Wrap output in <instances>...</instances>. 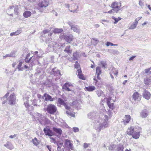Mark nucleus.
Masks as SVG:
<instances>
[{"instance_id": "obj_58", "label": "nucleus", "mask_w": 151, "mask_h": 151, "mask_svg": "<svg viewBox=\"0 0 151 151\" xmlns=\"http://www.w3.org/2000/svg\"><path fill=\"white\" fill-rule=\"evenodd\" d=\"M50 139L52 140V142H53L55 144L56 143V142H55V140L54 138L53 137H50Z\"/></svg>"}, {"instance_id": "obj_6", "label": "nucleus", "mask_w": 151, "mask_h": 151, "mask_svg": "<svg viewBox=\"0 0 151 151\" xmlns=\"http://www.w3.org/2000/svg\"><path fill=\"white\" fill-rule=\"evenodd\" d=\"M74 87L71 83L67 82L65 83L62 87L63 91H72Z\"/></svg>"}, {"instance_id": "obj_12", "label": "nucleus", "mask_w": 151, "mask_h": 151, "mask_svg": "<svg viewBox=\"0 0 151 151\" xmlns=\"http://www.w3.org/2000/svg\"><path fill=\"white\" fill-rule=\"evenodd\" d=\"M111 70L110 72V74L111 78L113 80L114 79V77L113 76L112 74H113L114 75L117 76L118 73V71L117 69L114 67L111 68Z\"/></svg>"}, {"instance_id": "obj_51", "label": "nucleus", "mask_w": 151, "mask_h": 151, "mask_svg": "<svg viewBox=\"0 0 151 151\" xmlns=\"http://www.w3.org/2000/svg\"><path fill=\"white\" fill-rule=\"evenodd\" d=\"M63 106L65 107V109H66L69 110L70 109V107L68 106L66 103H65Z\"/></svg>"}, {"instance_id": "obj_61", "label": "nucleus", "mask_w": 151, "mask_h": 151, "mask_svg": "<svg viewBox=\"0 0 151 151\" xmlns=\"http://www.w3.org/2000/svg\"><path fill=\"white\" fill-rule=\"evenodd\" d=\"M16 134H14V135H11L9 136V137L11 139H13L16 136Z\"/></svg>"}, {"instance_id": "obj_54", "label": "nucleus", "mask_w": 151, "mask_h": 151, "mask_svg": "<svg viewBox=\"0 0 151 151\" xmlns=\"http://www.w3.org/2000/svg\"><path fill=\"white\" fill-rule=\"evenodd\" d=\"M73 131L75 132H78L79 131V129L77 127H73Z\"/></svg>"}, {"instance_id": "obj_32", "label": "nucleus", "mask_w": 151, "mask_h": 151, "mask_svg": "<svg viewBox=\"0 0 151 151\" xmlns=\"http://www.w3.org/2000/svg\"><path fill=\"white\" fill-rule=\"evenodd\" d=\"M132 98L134 101H139L141 99L139 95H132Z\"/></svg>"}, {"instance_id": "obj_48", "label": "nucleus", "mask_w": 151, "mask_h": 151, "mask_svg": "<svg viewBox=\"0 0 151 151\" xmlns=\"http://www.w3.org/2000/svg\"><path fill=\"white\" fill-rule=\"evenodd\" d=\"M142 17H140L136 18L134 21V22L136 23L137 24L138 23V21H139L142 18Z\"/></svg>"}, {"instance_id": "obj_21", "label": "nucleus", "mask_w": 151, "mask_h": 151, "mask_svg": "<svg viewBox=\"0 0 151 151\" xmlns=\"http://www.w3.org/2000/svg\"><path fill=\"white\" fill-rule=\"evenodd\" d=\"M131 119V116L129 115H125L124 119L122 121L124 124H126L129 123Z\"/></svg>"}, {"instance_id": "obj_37", "label": "nucleus", "mask_w": 151, "mask_h": 151, "mask_svg": "<svg viewBox=\"0 0 151 151\" xmlns=\"http://www.w3.org/2000/svg\"><path fill=\"white\" fill-rule=\"evenodd\" d=\"M137 25V24L134 22L129 27V29H135Z\"/></svg>"}, {"instance_id": "obj_29", "label": "nucleus", "mask_w": 151, "mask_h": 151, "mask_svg": "<svg viewBox=\"0 0 151 151\" xmlns=\"http://www.w3.org/2000/svg\"><path fill=\"white\" fill-rule=\"evenodd\" d=\"M55 143L57 144L58 146L57 150L61 149V147L63 146V143L61 141H59L57 142H56Z\"/></svg>"}, {"instance_id": "obj_44", "label": "nucleus", "mask_w": 151, "mask_h": 151, "mask_svg": "<svg viewBox=\"0 0 151 151\" xmlns=\"http://www.w3.org/2000/svg\"><path fill=\"white\" fill-rule=\"evenodd\" d=\"M52 85L50 81H47L45 84V85L47 87H50Z\"/></svg>"}, {"instance_id": "obj_2", "label": "nucleus", "mask_w": 151, "mask_h": 151, "mask_svg": "<svg viewBox=\"0 0 151 151\" xmlns=\"http://www.w3.org/2000/svg\"><path fill=\"white\" fill-rule=\"evenodd\" d=\"M3 101V104H4L7 101H9V104L11 105H13L15 104L16 97L15 95H5L1 99Z\"/></svg>"}, {"instance_id": "obj_11", "label": "nucleus", "mask_w": 151, "mask_h": 151, "mask_svg": "<svg viewBox=\"0 0 151 151\" xmlns=\"http://www.w3.org/2000/svg\"><path fill=\"white\" fill-rule=\"evenodd\" d=\"M53 130L54 132L57 134L56 136L58 138H60L61 137L63 132L61 129L60 128L53 127Z\"/></svg>"}, {"instance_id": "obj_16", "label": "nucleus", "mask_w": 151, "mask_h": 151, "mask_svg": "<svg viewBox=\"0 0 151 151\" xmlns=\"http://www.w3.org/2000/svg\"><path fill=\"white\" fill-rule=\"evenodd\" d=\"M136 129H137V128H134L133 127H131L127 129V133L129 135H132L134 132L136 131Z\"/></svg>"}, {"instance_id": "obj_52", "label": "nucleus", "mask_w": 151, "mask_h": 151, "mask_svg": "<svg viewBox=\"0 0 151 151\" xmlns=\"http://www.w3.org/2000/svg\"><path fill=\"white\" fill-rule=\"evenodd\" d=\"M89 145V144H87L86 143H85L83 144V148H86L88 147Z\"/></svg>"}, {"instance_id": "obj_17", "label": "nucleus", "mask_w": 151, "mask_h": 151, "mask_svg": "<svg viewBox=\"0 0 151 151\" xmlns=\"http://www.w3.org/2000/svg\"><path fill=\"white\" fill-rule=\"evenodd\" d=\"M72 10H70V12L73 13H77L78 11V6L76 4H73L72 5Z\"/></svg>"}, {"instance_id": "obj_33", "label": "nucleus", "mask_w": 151, "mask_h": 151, "mask_svg": "<svg viewBox=\"0 0 151 151\" xmlns=\"http://www.w3.org/2000/svg\"><path fill=\"white\" fill-rule=\"evenodd\" d=\"M124 148L123 145L121 144L118 145L117 146V151H123Z\"/></svg>"}, {"instance_id": "obj_53", "label": "nucleus", "mask_w": 151, "mask_h": 151, "mask_svg": "<svg viewBox=\"0 0 151 151\" xmlns=\"http://www.w3.org/2000/svg\"><path fill=\"white\" fill-rule=\"evenodd\" d=\"M106 45L107 46H109L110 45L113 46V44L110 42H106Z\"/></svg>"}, {"instance_id": "obj_10", "label": "nucleus", "mask_w": 151, "mask_h": 151, "mask_svg": "<svg viewBox=\"0 0 151 151\" xmlns=\"http://www.w3.org/2000/svg\"><path fill=\"white\" fill-rule=\"evenodd\" d=\"M43 131L46 135L52 137L54 135V133L49 128L47 127L44 128Z\"/></svg>"}, {"instance_id": "obj_45", "label": "nucleus", "mask_w": 151, "mask_h": 151, "mask_svg": "<svg viewBox=\"0 0 151 151\" xmlns=\"http://www.w3.org/2000/svg\"><path fill=\"white\" fill-rule=\"evenodd\" d=\"M145 72L147 73H151V67L148 69H146L145 70Z\"/></svg>"}, {"instance_id": "obj_39", "label": "nucleus", "mask_w": 151, "mask_h": 151, "mask_svg": "<svg viewBox=\"0 0 151 151\" xmlns=\"http://www.w3.org/2000/svg\"><path fill=\"white\" fill-rule=\"evenodd\" d=\"M112 18L115 21V22H114L115 24L117 23L121 19V18L119 17H118V18H116L114 16H113L112 17Z\"/></svg>"}, {"instance_id": "obj_1", "label": "nucleus", "mask_w": 151, "mask_h": 151, "mask_svg": "<svg viewBox=\"0 0 151 151\" xmlns=\"http://www.w3.org/2000/svg\"><path fill=\"white\" fill-rule=\"evenodd\" d=\"M108 116L106 115H104L102 119L99 118L97 122L98 124H96L94 125V128L96 129L100 132L101 129H104L107 128L109 126V122L108 121Z\"/></svg>"}, {"instance_id": "obj_4", "label": "nucleus", "mask_w": 151, "mask_h": 151, "mask_svg": "<svg viewBox=\"0 0 151 151\" xmlns=\"http://www.w3.org/2000/svg\"><path fill=\"white\" fill-rule=\"evenodd\" d=\"M38 56H34L31 57L29 60H27V58H25V61L27 63L29 62L30 63V66L32 67L37 62H38V64L39 63L37 61V59L38 58Z\"/></svg>"}, {"instance_id": "obj_23", "label": "nucleus", "mask_w": 151, "mask_h": 151, "mask_svg": "<svg viewBox=\"0 0 151 151\" xmlns=\"http://www.w3.org/2000/svg\"><path fill=\"white\" fill-rule=\"evenodd\" d=\"M4 146L11 150L14 148L11 143L9 142H7L6 144L4 145Z\"/></svg>"}, {"instance_id": "obj_18", "label": "nucleus", "mask_w": 151, "mask_h": 151, "mask_svg": "<svg viewBox=\"0 0 151 151\" xmlns=\"http://www.w3.org/2000/svg\"><path fill=\"white\" fill-rule=\"evenodd\" d=\"M65 143L66 146L68 148L71 149V150L73 149V144L71 143L70 140L68 139H65Z\"/></svg>"}, {"instance_id": "obj_19", "label": "nucleus", "mask_w": 151, "mask_h": 151, "mask_svg": "<svg viewBox=\"0 0 151 151\" xmlns=\"http://www.w3.org/2000/svg\"><path fill=\"white\" fill-rule=\"evenodd\" d=\"M69 25L71 27V29L73 30L74 32L78 33H80V29L79 27L75 25H71V24H69Z\"/></svg>"}, {"instance_id": "obj_56", "label": "nucleus", "mask_w": 151, "mask_h": 151, "mask_svg": "<svg viewBox=\"0 0 151 151\" xmlns=\"http://www.w3.org/2000/svg\"><path fill=\"white\" fill-rule=\"evenodd\" d=\"M139 5L141 7H142L143 6V4L142 1V0H140L139 1Z\"/></svg>"}, {"instance_id": "obj_50", "label": "nucleus", "mask_w": 151, "mask_h": 151, "mask_svg": "<svg viewBox=\"0 0 151 151\" xmlns=\"http://www.w3.org/2000/svg\"><path fill=\"white\" fill-rule=\"evenodd\" d=\"M56 43L55 42L53 41H52L51 42H50L49 45L51 47H54V46L55 45Z\"/></svg>"}, {"instance_id": "obj_35", "label": "nucleus", "mask_w": 151, "mask_h": 151, "mask_svg": "<svg viewBox=\"0 0 151 151\" xmlns=\"http://www.w3.org/2000/svg\"><path fill=\"white\" fill-rule=\"evenodd\" d=\"M21 33V31L20 30H18L14 32L11 33L10 34V35L11 36L14 35H17L20 34Z\"/></svg>"}, {"instance_id": "obj_38", "label": "nucleus", "mask_w": 151, "mask_h": 151, "mask_svg": "<svg viewBox=\"0 0 151 151\" xmlns=\"http://www.w3.org/2000/svg\"><path fill=\"white\" fill-rule=\"evenodd\" d=\"M32 142L36 146L37 145L39 144L38 141L36 137H35L34 139H33L32 141Z\"/></svg>"}, {"instance_id": "obj_49", "label": "nucleus", "mask_w": 151, "mask_h": 151, "mask_svg": "<svg viewBox=\"0 0 151 151\" xmlns=\"http://www.w3.org/2000/svg\"><path fill=\"white\" fill-rule=\"evenodd\" d=\"M15 52L14 51L12 52L10 54V57H14L15 56Z\"/></svg>"}, {"instance_id": "obj_5", "label": "nucleus", "mask_w": 151, "mask_h": 151, "mask_svg": "<svg viewBox=\"0 0 151 151\" xmlns=\"http://www.w3.org/2000/svg\"><path fill=\"white\" fill-rule=\"evenodd\" d=\"M101 73V68L99 66H98L96 68V72L95 75V76L93 78L94 83L95 85L97 84V83L98 81L97 80H100L101 79L100 77L99 76L100 75Z\"/></svg>"}, {"instance_id": "obj_63", "label": "nucleus", "mask_w": 151, "mask_h": 151, "mask_svg": "<svg viewBox=\"0 0 151 151\" xmlns=\"http://www.w3.org/2000/svg\"><path fill=\"white\" fill-rule=\"evenodd\" d=\"M66 113L68 115H71V113L70 112V111H66Z\"/></svg>"}, {"instance_id": "obj_28", "label": "nucleus", "mask_w": 151, "mask_h": 151, "mask_svg": "<svg viewBox=\"0 0 151 151\" xmlns=\"http://www.w3.org/2000/svg\"><path fill=\"white\" fill-rule=\"evenodd\" d=\"M70 46H68L66 47L65 49L64 50V51L67 52L68 54H71L72 52V50L70 49Z\"/></svg>"}, {"instance_id": "obj_25", "label": "nucleus", "mask_w": 151, "mask_h": 151, "mask_svg": "<svg viewBox=\"0 0 151 151\" xmlns=\"http://www.w3.org/2000/svg\"><path fill=\"white\" fill-rule=\"evenodd\" d=\"M81 71L80 69H78L77 70V72L76 74L77 73H78V75L79 76V78L83 80H85V78L83 76V75L81 74Z\"/></svg>"}, {"instance_id": "obj_8", "label": "nucleus", "mask_w": 151, "mask_h": 151, "mask_svg": "<svg viewBox=\"0 0 151 151\" xmlns=\"http://www.w3.org/2000/svg\"><path fill=\"white\" fill-rule=\"evenodd\" d=\"M49 2L47 0H39L38 4V8L40 9L47 7L48 5Z\"/></svg>"}, {"instance_id": "obj_3", "label": "nucleus", "mask_w": 151, "mask_h": 151, "mask_svg": "<svg viewBox=\"0 0 151 151\" xmlns=\"http://www.w3.org/2000/svg\"><path fill=\"white\" fill-rule=\"evenodd\" d=\"M57 110L56 106L51 104H49L46 108V111L47 112L51 114H54L57 111Z\"/></svg>"}, {"instance_id": "obj_24", "label": "nucleus", "mask_w": 151, "mask_h": 151, "mask_svg": "<svg viewBox=\"0 0 151 151\" xmlns=\"http://www.w3.org/2000/svg\"><path fill=\"white\" fill-rule=\"evenodd\" d=\"M116 100V96L114 95H110L107 99V101L114 102Z\"/></svg>"}, {"instance_id": "obj_27", "label": "nucleus", "mask_w": 151, "mask_h": 151, "mask_svg": "<svg viewBox=\"0 0 151 151\" xmlns=\"http://www.w3.org/2000/svg\"><path fill=\"white\" fill-rule=\"evenodd\" d=\"M31 12L28 11L24 12L23 14V16L25 18H28L31 15Z\"/></svg>"}, {"instance_id": "obj_60", "label": "nucleus", "mask_w": 151, "mask_h": 151, "mask_svg": "<svg viewBox=\"0 0 151 151\" xmlns=\"http://www.w3.org/2000/svg\"><path fill=\"white\" fill-rule=\"evenodd\" d=\"M113 11H114V10H113V9L109 11L108 12V13H109V14H111L112 13H113L114 12H113Z\"/></svg>"}, {"instance_id": "obj_41", "label": "nucleus", "mask_w": 151, "mask_h": 151, "mask_svg": "<svg viewBox=\"0 0 151 151\" xmlns=\"http://www.w3.org/2000/svg\"><path fill=\"white\" fill-rule=\"evenodd\" d=\"M22 64V62H20L19 63L17 68L19 71L22 70L24 69L23 68L21 67Z\"/></svg>"}, {"instance_id": "obj_30", "label": "nucleus", "mask_w": 151, "mask_h": 151, "mask_svg": "<svg viewBox=\"0 0 151 151\" xmlns=\"http://www.w3.org/2000/svg\"><path fill=\"white\" fill-rule=\"evenodd\" d=\"M85 89L86 91H91L94 90L95 89V88L93 86H89L86 87Z\"/></svg>"}, {"instance_id": "obj_47", "label": "nucleus", "mask_w": 151, "mask_h": 151, "mask_svg": "<svg viewBox=\"0 0 151 151\" xmlns=\"http://www.w3.org/2000/svg\"><path fill=\"white\" fill-rule=\"evenodd\" d=\"M75 68H76L77 69H78V70L79 69V68H80V66L78 62H76V63H75Z\"/></svg>"}, {"instance_id": "obj_59", "label": "nucleus", "mask_w": 151, "mask_h": 151, "mask_svg": "<svg viewBox=\"0 0 151 151\" xmlns=\"http://www.w3.org/2000/svg\"><path fill=\"white\" fill-rule=\"evenodd\" d=\"M65 7L68 9H69L70 5L68 4H65Z\"/></svg>"}, {"instance_id": "obj_20", "label": "nucleus", "mask_w": 151, "mask_h": 151, "mask_svg": "<svg viewBox=\"0 0 151 151\" xmlns=\"http://www.w3.org/2000/svg\"><path fill=\"white\" fill-rule=\"evenodd\" d=\"M139 131H137V129L136 131H134L132 134L133 138L135 139H138L139 137L140 134Z\"/></svg>"}, {"instance_id": "obj_14", "label": "nucleus", "mask_w": 151, "mask_h": 151, "mask_svg": "<svg viewBox=\"0 0 151 151\" xmlns=\"http://www.w3.org/2000/svg\"><path fill=\"white\" fill-rule=\"evenodd\" d=\"M97 113L95 112H91L88 114V116L89 118L94 120L97 117Z\"/></svg>"}, {"instance_id": "obj_62", "label": "nucleus", "mask_w": 151, "mask_h": 151, "mask_svg": "<svg viewBox=\"0 0 151 151\" xmlns=\"http://www.w3.org/2000/svg\"><path fill=\"white\" fill-rule=\"evenodd\" d=\"M3 57L4 58H7V57H10V54H6L5 56H3Z\"/></svg>"}, {"instance_id": "obj_40", "label": "nucleus", "mask_w": 151, "mask_h": 151, "mask_svg": "<svg viewBox=\"0 0 151 151\" xmlns=\"http://www.w3.org/2000/svg\"><path fill=\"white\" fill-rule=\"evenodd\" d=\"M74 60H77L79 57V53L77 52H74L73 54Z\"/></svg>"}, {"instance_id": "obj_26", "label": "nucleus", "mask_w": 151, "mask_h": 151, "mask_svg": "<svg viewBox=\"0 0 151 151\" xmlns=\"http://www.w3.org/2000/svg\"><path fill=\"white\" fill-rule=\"evenodd\" d=\"M52 72L53 73L52 74L55 76H58V75L60 74L59 70L57 69L56 68H54L52 69Z\"/></svg>"}, {"instance_id": "obj_42", "label": "nucleus", "mask_w": 151, "mask_h": 151, "mask_svg": "<svg viewBox=\"0 0 151 151\" xmlns=\"http://www.w3.org/2000/svg\"><path fill=\"white\" fill-rule=\"evenodd\" d=\"M99 65L101 64L102 65V67L105 68L106 66V62L105 61H101L100 62Z\"/></svg>"}, {"instance_id": "obj_36", "label": "nucleus", "mask_w": 151, "mask_h": 151, "mask_svg": "<svg viewBox=\"0 0 151 151\" xmlns=\"http://www.w3.org/2000/svg\"><path fill=\"white\" fill-rule=\"evenodd\" d=\"M63 31L62 29L55 28L53 30V32L55 33H61Z\"/></svg>"}, {"instance_id": "obj_55", "label": "nucleus", "mask_w": 151, "mask_h": 151, "mask_svg": "<svg viewBox=\"0 0 151 151\" xmlns=\"http://www.w3.org/2000/svg\"><path fill=\"white\" fill-rule=\"evenodd\" d=\"M106 22L107 23H109V21L108 20H106L105 19H102L101 20V22L103 24H104L103 22Z\"/></svg>"}, {"instance_id": "obj_64", "label": "nucleus", "mask_w": 151, "mask_h": 151, "mask_svg": "<svg viewBox=\"0 0 151 151\" xmlns=\"http://www.w3.org/2000/svg\"><path fill=\"white\" fill-rule=\"evenodd\" d=\"M99 25L98 24H96L94 25L95 27L96 28H98L99 27Z\"/></svg>"}, {"instance_id": "obj_22", "label": "nucleus", "mask_w": 151, "mask_h": 151, "mask_svg": "<svg viewBox=\"0 0 151 151\" xmlns=\"http://www.w3.org/2000/svg\"><path fill=\"white\" fill-rule=\"evenodd\" d=\"M43 99L46 101H53L54 100V99L52 98L50 95H43Z\"/></svg>"}, {"instance_id": "obj_13", "label": "nucleus", "mask_w": 151, "mask_h": 151, "mask_svg": "<svg viewBox=\"0 0 151 151\" xmlns=\"http://www.w3.org/2000/svg\"><path fill=\"white\" fill-rule=\"evenodd\" d=\"M149 112L148 110L146 109L142 110L140 113V116L142 118H145L148 115Z\"/></svg>"}, {"instance_id": "obj_7", "label": "nucleus", "mask_w": 151, "mask_h": 151, "mask_svg": "<svg viewBox=\"0 0 151 151\" xmlns=\"http://www.w3.org/2000/svg\"><path fill=\"white\" fill-rule=\"evenodd\" d=\"M121 6V4L120 2H114L111 5V7L114 10V12L116 13H118L120 10V8Z\"/></svg>"}, {"instance_id": "obj_9", "label": "nucleus", "mask_w": 151, "mask_h": 151, "mask_svg": "<svg viewBox=\"0 0 151 151\" xmlns=\"http://www.w3.org/2000/svg\"><path fill=\"white\" fill-rule=\"evenodd\" d=\"M60 38L61 39H64L66 42L69 43H70L71 41H73V36L71 34L65 36L63 34H61L60 35Z\"/></svg>"}, {"instance_id": "obj_15", "label": "nucleus", "mask_w": 151, "mask_h": 151, "mask_svg": "<svg viewBox=\"0 0 151 151\" xmlns=\"http://www.w3.org/2000/svg\"><path fill=\"white\" fill-rule=\"evenodd\" d=\"M28 95H24L23 97V100L24 101V104L27 108H29V107H30V106L28 104L29 97L28 96Z\"/></svg>"}, {"instance_id": "obj_34", "label": "nucleus", "mask_w": 151, "mask_h": 151, "mask_svg": "<svg viewBox=\"0 0 151 151\" xmlns=\"http://www.w3.org/2000/svg\"><path fill=\"white\" fill-rule=\"evenodd\" d=\"M107 104L109 107L113 110L114 108L113 102L107 101Z\"/></svg>"}, {"instance_id": "obj_57", "label": "nucleus", "mask_w": 151, "mask_h": 151, "mask_svg": "<svg viewBox=\"0 0 151 151\" xmlns=\"http://www.w3.org/2000/svg\"><path fill=\"white\" fill-rule=\"evenodd\" d=\"M46 147L49 150V151H51V146L47 145L46 146Z\"/></svg>"}, {"instance_id": "obj_43", "label": "nucleus", "mask_w": 151, "mask_h": 151, "mask_svg": "<svg viewBox=\"0 0 151 151\" xmlns=\"http://www.w3.org/2000/svg\"><path fill=\"white\" fill-rule=\"evenodd\" d=\"M58 101L60 104L63 106L66 103L64 102L63 100L61 98L58 99Z\"/></svg>"}, {"instance_id": "obj_46", "label": "nucleus", "mask_w": 151, "mask_h": 151, "mask_svg": "<svg viewBox=\"0 0 151 151\" xmlns=\"http://www.w3.org/2000/svg\"><path fill=\"white\" fill-rule=\"evenodd\" d=\"M150 95H142L143 98L147 100H148L150 98Z\"/></svg>"}, {"instance_id": "obj_31", "label": "nucleus", "mask_w": 151, "mask_h": 151, "mask_svg": "<svg viewBox=\"0 0 151 151\" xmlns=\"http://www.w3.org/2000/svg\"><path fill=\"white\" fill-rule=\"evenodd\" d=\"M151 82V77L145 78L144 80V83L146 85H148Z\"/></svg>"}]
</instances>
